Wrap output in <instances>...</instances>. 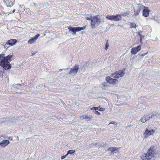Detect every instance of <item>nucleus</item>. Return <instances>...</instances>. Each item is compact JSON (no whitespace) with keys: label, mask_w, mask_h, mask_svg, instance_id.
<instances>
[{"label":"nucleus","mask_w":160,"mask_h":160,"mask_svg":"<svg viewBox=\"0 0 160 160\" xmlns=\"http://www.w3.org/2000/svg\"><path fill=\"white\" fill-rule=\"evenodd\" d=\"M3 53L0 54V66L5 70L10 69L12 65L10 63L13 57L12 54H9L7 56H4Z\"/></svg>","instance_id":"f257e3e1"},{"label":"nucleus","mask_w":160,"mask_h":160,"mask_svg":"<svg viewBox=\"0 0 160 160\" xmlns=\"http://www.w3.org/2000/svg\"><path fill=\"white\" fill-rule=\"evenodd\" d=\"M155 153L154 147H151L148 150V152L144 153L141 158L142 160H149L154 157Z\"/></svg>","instance_id":"f03ea898"},{"label":"nucleus","mask_w":160,"mask_h":160,"mask_svg":"<svg viewBox=\"0 0 160 160\" xmlns=\"http://www.w3.org/2000/svg\"><path fill=\"white\" fill-rule=\"evenodd\" d=\"M101 19L100 18H98V16L97 15L93 17L91 21V26L92 28H94L95 27V25H98L101 22Z\"/></svg>","instance_id":"7ed1b4c3"},{"label":"nucleus","mask_w":160,"mask_h":160,"mask_svg":"<svg viewBox=\"0 0 160 160\" xmlns=\"http://www.w3.org/2000/svg\"><path fill=\"white\" fill-rule=\"evenodd\" d=\"M125 68H123L121 70H119L118 71H117L112 74L111 76H113V78H119L122 77L125 74Z\"/></svg>","instance_id":"20e7f679"},{"label":"nucleus","mask_w":160,"mask_h":160,"mask_svg":"<svg viewBox=\"0 0 160 160\" xmlns=\"http://www.w3.org/2000/svg\"><path fill=\"white\" fill-rule=\"evenodd\" d=\"M85 26L82 28L78 27L73 28L71 27H69L68 28V29L69 30L72 32L73 35H75L76 32L80 31L82 30L85 29Z\"/></svg>","instance_id":"39448f33"},{"label":"nucleus","mask_w":160,"mask_h":160,"mask_svg":"<svg viewBox=\"0 0 160 160\" xmlns=\"http://www.w3.org/2000/svg\"><path fill=\"white\" fill-rule=\"evenodd\" d=\"M106 80L108 83L112 84H116L118 82V80L115 78H112L109 76L106 77Z\"/></svg>","instance_id":"423d86ee"},{"label":"nucleus","mask_w":160,"mask_h":160,"mask_svg":"<svg viewBox=\"0 0 160 160\" xmlns=\"http://www.w3.org/2000/svg\"><path fill=\"white\" fill-rule=\"evenodd\" d=\"M155 132V130H149L147 128H146L143 133V137L144 138H147L150 135H153Z\"/></svg>","instance_id":"0eeeda50"},{"label":"nucleus","mask_w":160,"mask_h":160,"mask_svg":"<svg viewBox=\"0 0 160 160\" xmlns=\"http://www.w3.org/2000/svg\"><path fill=\"white\" fill-rule=\"evenodd\" d=\"M150 11L148 9V7L144 6L142 11V15L144 17H148L149 16Z\"/></svg>","instance_id":"6e6552de"},{"label":"nucleus","mask_w":160,"mask_h":160,"mask_svg":"<svg viewBox=\"0 0 160 160\" xmlns=\"http://www.w3.org/2000/svg\"><path fill=\"white\" fill-rule=\"evenodd\" d=\"M141 46L139 45L137 47L134 48H133L131 49V53L132 54H136L138 52L140 51L141 49Z\"/></svg>","instance_id":"1a4fd4ad"},{"label":"nucleus","mask_w":160,"mask_h":160,"mask_svg":"<svg viewBox=\"0 0 160 160\" xmlns=\"http://www.w3.org/2000/svg\"><path fill=\"white\" fill-rule=\"evenodd\" d=\"M79 65H75L72 67V68H71L69 73L70 74L72 73L76 74L77 73Z\"/></svg>","instance_id":"9d476101"},{"label":"nucleus","mask_w":160,"mask_h":160,"mask_svg":"<svg viewBox=\"0 0 160 160\" xmlns=\"http://www.w3.org/2000/svg\"><path fill=\"white\" fill-rule=\"evenodd\" d=\"M15 0H4L7 7H11L14 4Z\"/></svg>","instance_id":"9b49d317"},{"label":"nucleus","mask_w":160,"mask_h":160,"mask_svg":"<svg viewBox=\"0 0 160 160\" xmlns=\"http://www.w3.org/2000/svg\"><path fill=\"white\" fill-rule=\"evenodd\" d=\"M39 36L40 34H37L34 37L32 38L31 39H29L28 41V43L30 44L34 43Z\"/></svg>","instance_id":"f8f14e48"},{"label":"nucleus","mask_w":160,"mask_h":160,"mask_svg":"<svg viewBox=\"0 0 160 160\" xmlns=\"http://www.w3.org/2000/svg\"><path fill=\"white\" fill-rule=\"evenodd\" d=\"M9 143L10 142L8 140H3L0 142V146L2 147H4L8 145Z\"/></svg>","instance_id":"ddd939ff"},{"label":"nucleus","mask_w":160,"mask_h":160,"mask_svg":"<svg viewBox=\"0 0 160 160\" xmlns=\"http://www.w3.org/2000/svg\"><path fill=\"white\" fill-rule=\"evenodd\" d=\"M17 40L15 39H11L7 41L6 43L7 45H9L11 46H13L16 43Z\"/></svg>","instance_id":"4468645a"},{"label":"nucleus","mask_w":160,"mask_h":160,"mask_svg":"<svg viewBox=\"0 0 160 160\" xmlns=\"http://www.w3.org/2000/svg\"><path fill=\"white\" fill-rule=\"evenodd\" d=\"M122 17L121 15H117L113 16V21H118L121 20Z\"/></svg>","instance_id":"2eb2a0df"},{"label":"nucleus","mask_w":160,"mask_h":160,"mask_svg":"<svg viewBox=\"0 0 160 160\" xmlns=\"http://www.w3.org/2000/svg\"><path fill=\"white\" fill-rule=\"evenodd\" d=\"M150 117L148 116H144L142 118L140 119V120L142 122H145Z\"/></svg>","instance_id":"dca6fc26"},{"label":"nucleus","mask_w":160,"mask_h":160,"mask_svg":"<svg viewBox=\"0 0 160 160\" xmlns=\"http://www.w3.org/2000/svg\"><path fill=\"white\" fill-rule=\"evenodd\" d=\"M92 110H98L101 111H103L105 110V109L103 108H101L100 106L97 107H93L91 108Z\"/></svg>","instance_id":"f3484780"},{"label":"nucleus","mask_w":160,"mask_h":160,"mask_svg":"<svg viewBox=\"0 0 160 160\" xmlns=\"http://www.w3.org/2000/svg\"><path fill=\"white\" fill-rule=\"evenodd\" d=\"M82 117L83 118L86 119L88 121H90L91 120V119L92 118V116H88V115H84Z\"/></svg>","instance_id":"a211bd4d"},{"label":"nucleus","mask_w":160,"mask_h":160,"mask_svg":"<svg viewBox=\"0 0 160 160\" xmlns=\"http://www.w3.org/2000/svg\"><path fill=\"white\" fill-rule=\"evenodd\" d=\"M141 10V9L140 8H139L137 10H134V15L135 16H137L138 15L139 13L140 12Z\"/></svg>","instance_id":"6ab92c4d"},{"label":"nucleus","mask_w":160,"mask_h":160,"mask_svg":"<svg viewBox=\"0 0 160 160\" xmlns=\"http://www.w3.org/2000/svg\"><path fill=\"white\" fill-rule=\"evenodd\" d=\"M129 25L131 28H136V24L134 23H131Z\"/></svg>","instance_id":"aec40b11"},{"label":"nucleus","mask_w":160,"mask_h":160,"mask_svg":"<svg viewBox=\"0 0 160 160\" xmlns=\"http://www.w3.org/2000/svg\"><path fill=\"white\" fill-rule=\"evenodd\" d=\"M113 15H107L106 16V18L108 20H113Z\"/></svg>","instance_id":"412c9836"},{"label":"nucleus","mask_w":160,"mask_h":160,"mask_svg":"<svg viewBox=\"0 0 160 160\" xmlns=\"http://www.w3.org/2000/svg\"><path fill=\"white\" fill-rule=\"evenodd\" d=\"M118 149V148H116V147H113V148H109V150L111 151L112 152H113L115 151L116 150Z\"/></svg>","instance_id":"4be33fe9"},{"label":"nucleus","mask_w":160,"mask_h":160,"mask_svg":"<svg viewBox=\"0 0 160 160\" xmlns=\"http://www.w3.org/2000/svg\"><path fill=\"white\" fill-rule=\"evenodd\" d=\"M75 152V150H69L68 151L67 155H68V154H72L74 153Z\"/></svg>","instance_id":"5701e85b"},{"label":"nucleus","mask_w":160,"mask_h":160,"mask_svg":"<svg viewBox=\"0 0 160 160\" xmlns=\"http://www.w3.org/2000/svg\"><path fill=\"white\" fill-rule=\"evenodd\" d=\"M108 40H107V42L105 45V49L106 50H107L108 49L109 46V43L108 42Z\"/></svg>","instance_id":"b1692460"},{"label":"nucleus","mask_w":160,"mask_h":160,"mask_svg":"<svg viewBox=\"0 0 160 160\" xmlns=\"http://www.w3.org/2000/svg\"><path fill=\"white\" fill-rule=\"evenodd\" d=\"M92 16H91L90 17H86V18L87 20H90L91 21L92 20Z\"/></svg>","instance_id":"393cba45"},{"label":"nucleus","mask_w":160,"mask_h":160,"mask_svg":"<svg viewBox=\"0 0 160 160\" xmlns=\"http://www.w3.org/2000/svg\"><path fill=\"white\" fill-rule=\"evenodd\" d=\"M148 53V52H147L146 53H143V54H141L140 55V56H141V57H144V56H145V55H147Z\"/></svg>","instance_id":"a878e982"},{"label":"nucleus","mask_w":160,"mask_h":160,"mask_svg":"<svg viewBox=\"0 0 160 160\" xmlns=\"http://www.w3.org/2000/svg\"><path fill=\"white\" fill-rule=\"evenodd\" d=\"M67 154L65 155H63L61 157V158L62 159H63L65 158L67 156Z\"/></svg>","instance_id":"bb28decb"},{"label":"nucleus","mask_w":160,"mask_h":160,"mask_svg":"<svg viewBox=\"0 0 160 160\" xmlns=\"http://www.w3.org/2000/svg\"><path fill=\"white\" fill-rule=\"evenodd\" d=\"M95 114H98V115H100V113L99 112H98L97 111H96V110L95 112Z\"/></svg>","instance_id":"cd10ccee"},{"label":"nucleus","mask_w":160,"mask_h":160,"mask_svg":"<svg viewBox=\"0 0 160 160\" xmlns=\"http://www.w3.org/2000/svg\"><path fill=\"white\" fill-rule=\"evenodd\" d=\"M111 123H113V124H116V123H115V122H110V123H109V124H111Z\"/></svg>","instance_id":"c85d7f7f"},{"label":"nucleus","mask_w":160,"mask_h":160,"mask_svg":"<svg viewBox=\"0 0 160 160\" xmlns=\"http://www.w3.org/2000/svg\"><path fill=\"white\" fill-rule=\"evenodd\" d=\"M15 11V10H13L12 11V13H13Z\"/></svg>","instance_id":"c756f323"},{"label":"nucleus","mask_w":160,"mask_h":160,"mask_svg":"<svg viewBox=\"0 0 160 160\" xmlns=\"http://www.w3.org/2000/svg\"><path fill=\"white\" fill-rule=\"evenodd\" d=\"M141 42L142 41V39L141 38Z\"/></svg>","instance_id":"7c9ffc66"},{"label":"nucleus","mask_w":160,"mask_h":160,"mask_svg":"<svg viewBox=\"0 0 160 160\" xmlns=\"http://www.w3.org/2000/svg\"><path fill=\"white\" fill-rule=\"evenodd\" d=\"M156 115V114H154H154H152V115H153V116H154V115Z\"/></svg>","instance_id":"2f4dec72"}]
</instances>
